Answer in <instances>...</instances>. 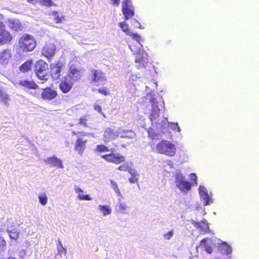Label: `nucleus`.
I'll use <instances>...</instances> for the list:
<instances>
[{
  "mask_svg": "<svg viewBox=\"0 0 259 259\" xmlns=\"http://www.w3.org/2000/svg\"><path fill=\"white\" fill-rule=\"evenodd\" d=\"M192 224L203 232H206L209 230L208 225L205 219H203L201 222L192 221Z\"/></svg>",
  "mask_w": 259,
  "mask_h": 259,
  "instance_id": "24",
  "label": "nucleus"
},
{
  "mask_svg": "<svg viewBox=\"0 0 259 259\" xmlns=\"http://www.w3.org/2000/svg\"><path fill=\"white\" fill-rule=\"evenodd\" d=\"M80 71L76 69L75 66L73 64L70 65L69 74L67 77L71 79L73 81H75L80 78Z\"/></svg>",
  "mask_w": 259,
  "mask_h": 259,
  "instance_id": "23",
  "label": "nucleus"
},
{
  "mask_svg": "<svg viewBox=\"0 0 259 259\" xmlns=\"http://www.w3.org/2000/svg\"><path fill=\"white\" fill-rule=\"evenodd\" d=\"M56 46L53 44L46 45L42 49V53L47 58L49 59L55 54Z\"/></svg>",
  "mask_w": 259,
  "mask_h": 259,
  "instance_id": "18",
  "label": "nucleus"
},
{
  "mask_svg": "<svg viewBox=\"0 0 259 259\" xmlns=\"http://www.w3.org/2000/svg\"><path fill=\"white\" fill-rule=\"evenodd\" d=\"M94 109H95V110H96V111H98L99 112L101 113L102 107H101V106L98 105H96L94 106Z\"/></svg>",
  "mask_w": 259,
  "mask_h": 259,
  "instance_id": "49",
  "label": "nucleus"
},
{
  "mask_svg": "<svg viewBox=\"0 0 259 259\" xmlns=\"http://www.w3.org/2000/svg\"><path fill=\"white\" fill-rule=\"evenodd\" d=\"M34 37L29 34H24L19 40V47L24 52L32 51L35 47Z\"/></svg>",
  "mask_w": 259,
  "mask_h": 259,
  "instance_id": "5",
  "label": "nucleus"
},
{
  "mask_svg": "<svg viewBox=\"0 0 259 259\" xmlns=\"http://www.w3.org/2000/svg\"><path fill=\"white\" fill-rule=\"evenodd\" d=\"M0 99L4 104H6L7 101L9 99V95L6 92H4L0 96Z\"/></svg>",
  "mask_w": 259,
  "mask_h": 259,
  "instance_id": "38",
  "label": "nucleus"
},
{
  "mask_svg": "<svg viewBox=\"0 0 259 259\" xmlns=\"http://www.w3.org/2000/svg\"><path fill=\"white\" fill-rule=\"evenodd\" d=\"M59 245H60V246L61 247V249L64 250V253H67V249H66V248H64L62 246V243H61V242L60 241H59Z\"/></svg>",
  "mask_w": 259,
  "mask_h": 259,
  "instance_id": "50",
  "label": "nucleus"
},
{
  "mask_svg": "<svg viewBox=\"0 0 259 259\" xmlns=\"http://www.w3.org/2000/svg\"><path fill=\"white\" fill-rule=\"evenodd\" d=\"M73 81L70 78L66 76L62 80L59 85L60 89L64 93H67L71 89Z\"/></svg>",
  "mask_w": 259,
  "mask_h": 259,
  "instance_id": "14",
  "label": "nucleus"
},
{
  "mask_svg": "<svg viewBox=\"0 0 259 259\" xmlns=\"http://www.w3.org/2000/svg\"><path fill=\"white\" fill-rule=\"evenodd\" d=\"M119 26L121 28L122 31L125 32L127 35L132 36L136 41H141V37L137 33L132 32L128 29V25L125 22L119 23Z\"/></svg>",
  "mask_w": 259,
  "mask_h": 259,
  "instance_id": "16",
  "label": "nucleus"
},
{
  "mask_svg": "<svg viewBox=\"0 0 259 259\" xmlns=\"http://www.w3.org/2000/svg\"><path fill=\"white\" fill-rule=\"evenodd\" d=\"M102 158L109 162L116 164L120 163L125 160L124 157L118 153L103 155L102 156Z\"/></svg>",
  "mask_w": 259,
  "mask_h": 259,
  "instance_id": "12",
  "label": "nucleus"
},
{
  "mask_svg": "<svg viewBox=\"0 0 259 259\" xmlns=\"http://www.w3.org/2000/svg\"><path fill=\"white\" fill-rule=\"evenodd\" d=\"M190 178L191 180L194 182V184L196 185L197 184V177L196 176L195 174L192 173L190 175Z\"/></svg>",
  "mask_w": 259,
  "mask_h": 259,
  "instance_id": "43",
  "label": "nucleus"
},
{
  "mask_svg": "<svg viewBox=\"0 0 259 259\" xmlns=\"http://www.w3.org/2000/svg\"><path fill=\"white\" fill-rule=\"evenodd\" d=\"M98 209L102 213L103 216H107L111 213V208L108 205H99Z\"/></svg>",
  "mask_w": 259,
  "mask_h": 259,
  "instance_id": "29",
  "label": "nucleus"
},
{
  "mask_svg": "<svg viewBox=\"0 0 259 259\" xmlns=\"http://www.w3.org/2000/svg\"><path fill=\"white\" fill-rule=\"evenodd\" d=\"M227 259H231V257L229 256V257L227 258Z\"/></svg>",
  "mask_w": 259,
  "mask_h": 259,
  "instance_id": "55",
  "label": "nucleus"
},
{
  "mask_svg": "<svg viewBox=\"0 0 259 259\" xmlns=\"http://www.w3.org/2000/svg\"><path fill=\"white\" fill-rule=\"evenodd\" d=\"M6 242L4 238L0 236V252H2L6 250Z\"/></svg>",
  "mask_w": 259,
  "mask_h": 259,
  "instance_id": "36",
  "label": "nucleus"
},
{
  "mask_svg": "<svg viewBox=\"0 0 259 259\" xmlns=\"http://www.w3.org/2000/svg\"><path fill=\"white\" fill-rule=\"evenodd\" d=\"M146 99L151 104V109L149 118L152 126L148 132V137L152 140L162 139V134L167 131L169 126L173 131L180 132L181 128L178 123H169L167 118L160 117V111L164 108V102L162 97L158 94L147 95Z\"/></svg>",
  "mask_w": 259,
  "mask_h": 259,
  "instance_id": "1",
  "label": "nucleus"
},
{
  "mask_svg": "<svg viewBox=\"0 0 259 259\" xmlns=\"http://www.w3.org/2000/svg\"><path fill=\"white\" fill-rule=\"evenodd\" d=\"M140 25V23L135 19L133 20V25L137 27V25Z\"/></svg>",
  "mask_w": 259,
  "mask_h": 259,
  "instance_id": "52",
  "label": "nucleus"
},
{
  "mask_svg": "<svg viewBox=\"0 0 259 259\" xmlns=\"http://www.w3.org/2000/svg\"><path fill=\"white\" fill-rule=\"evenodd\" d=\"M175 186L182 193H187L191 189L192 184L189 182L180 170H176L172 175Z\"/></svg>",
  "mask_w": 259,
  "mask_h": 259,
  "instance_id": "3",
  "label": "nucleus"
},
{
  "mask_svg": "<svg viewBox=\"0 0 259 259\" xmlns=\"http://www.w3.org/2000/svg\"><path fill=\"white\" fill-rule=\"evenodd\" d=\"M120 0H110L111 4L115 6H118Z\"/></svg>",
  "mask_w": 259,
  "mask_h": 259,
  "instance_id": "47",
  "label": "nucleus"
},
{
  "mask_svg": "<svg viewBox=\"0 0 259 259\" xmlns=\"http://www.w3.org/2000/svg\"><path fill=\"white\" fill-rule=\"evenodd\" d=\"M52 15L54 16V20L55 21L56 23L61 22V20L62 18H63V17L62 16H60L58 14V13L56 11H53Z\"/></svg>",
  "mask_w": 259,
  "mask_h": 259,
  "instance_id": "35",
  "label": "nucleus"
},
{
  "mask_svg": "<svg viewBox=\"0 0 259 259\" xmlns=\"http://www.w3.org/2000/svg\"><path fill=\"white\" fill-rule=\"evenodd\" d=\"M93 76L92 81L95 85H99L104 84L106 81L105 74L99 70H92Z\"/></svg>",
  "mask_w": 259,
  "mask_h": 259,
  "instance_id": "8",
  "label": "nucleus"
},
{
  "mask_svg": "<svg viewBox=\"0 0 259 259\" xmlns=\"http://www.w3.org/2000/svg\"><path fill=\"white\" fill-rule=\"evenodd\" d=\"M82 135L83 136H88L91 135V134L89 133H82Z\"/></svg>",
  "mask_w": 259,
  "mask_h": 259,
  "instance_id": "53",
  "label": "nucleus"
},
{
  "mask_svg": "<svg viewBox=\"0 0 259 259\" xmlns=\"http://www.w3.org/2000/svg\"><path fill=\"white\" fill-rule=\"evenodd\" d=\"M12 39L11 34L5 29V25L0 21V45L10 42Z\"/></svg>",
  "mask_w": 259,
  "mask_h": 259,
  "instance_id": "9",
  "label": "nucleus"
},
{
  "mask_svg": "<svg viewBox=\"0 0 259 259\" xmlns=\"http://www.w3.org/2000/svg\"><path fill=\"white\" fill-rule=\"evenodd\" d=\"M14 84L16 87L21 86L30 89H36L38 88V85L33 81L27 79H21Z\"/></svg>",
  "mask_w": 259,
  "mask_h": 259,
  "instance_id": "15",
  "label": "nucleus"
},
{
  "mask_svg": "<svg viewBox=\"0 0 259 259\" xmlns=\"http://www.w3.org/2000/svg\"><path fill=\"white\" fill-rule=\"evenodd\" d=\"M98 92L104 95H107L108 94V92L105 88H102L98 89Z\"/></svg>",
  "mask_w": 259,
  "mask_h": 259,
  "instance_id": "45",
  "label": "nucleus"
},
{
  "mask_svg": "<svg viewBox=\"0 0 259 259\" xmlns=\"http://www.w3.org/2000/svg\"><path fill=\"white\" fill-rule=\"evenodd\" d=\"M213 259H221V258H214Z\"/></svg>",
  "mask_w": 259,
  "mask_h": 259,
  "instance_id": "56",
  "label": "nucleus"
},
{
  "mask_svg": "<svg viewBox=\"0 0 259 259\" xmlns=\"http://www.w3.org/2000/svg\"><path fill=\"white\" fill-rule=\"evenodd\" d=\"M128 180L131 183H135L138 182V178L132 177V178H129Z\"/></svg>",
  "mask_w": 259,
  "mask_h": 259,
  "instance_id": "46",
  "label": "nucleus"
},
{
  "mask_svg": "<svg viewBox=\"0 0 259 259\" xmlns=\"http://www.w3.org/2000/svg\"><path fill=\"white\" fill-rule=\"evenodd\" d=\"M33 63L31 60L24 62L19 67L20 71L22 73H27L31 71Z\"/></svg>",
  "mask_w": 259,
  "mask_h": 259,
  "instance_id": "27",
  "label": "nucleus"
},
{
  "mask_svg": "<svg viewBox=\"0 0 259 259\" xmlns=\"http://www.w3.org/2000/svg\"><path fill=\"white\" fill-rule=\"evenodd\" d=\"M213 242L211 239L207 238L202 239L200 241V246L204 248L207 253L211 254L213 251Z\"/></svg>",
  "mask_w": 259,
  "mask_h": 259,
  "instance_id": "20",
  "label": "nucleus"
},
{
  "mask_svg": "<svg viewBox=\"0 0 259 259\" xmlns=\"http://www.w3.org/2000/svg\"><path fill=\"white\" fill-rule=\"evenodd\" d=\"M96 151L97 152H109V150L105 145H98L96 146Z\"/></svg>",
  "mask_w": 259,
  "mask_h": 259,
  "instance_id": "34",
  "label": "nucleus"
},
{
  "mask_svg": "<svg viewBox=\"0 0 259 259\" xmlns=\"http://www.w3.org/2000/svg\"><path fill=\"white\" fill-rule=\"evenodd\" d=\"M119 137L121 138L133 139L135 137V134L132 131H123L119 132Z\"/></svg>",
  "mask_w": 259,
  "mask_h": 259,
  "instance_id": "30",
  "label": "nucleus"
},
{
  "mask_svg": "<svg viewBox=\"0 0 259 259\" xmlns=\"http://www.w3.org/2000/svg\"><path fill=\"white\" fill-rule=\"evenodd\" d=\"M87 142V140L83 138H78L75 142V150L81 154L85 148V144Z\"/></svg>",
  "mask_w": 259,
  "mask_h": 259,
  "instance_id": "25",
  "label": "nucleus"
},
{
  "mask_svg": "<svg viewBox=\"0 0 259 259\" xmlns=\"http://www.w3.org/2000/svg\"><path fill=\"white\" fill-rule=\"evenodd\" d=\"M42 4L46 6H52L53 2L51 0H42Z\"/></svg>",
  "mask_w": 259,
  "mask_h": 259,
  "instance_id": "44",
  "label": "nucleus"
},
{
  "mask_svg": "<svg viewBox=\"0 0 259 259\" xmlns=\"http://www.w3.org/2000/svg\"><path fill=\"white\" fill-rule=\"evenodd\" d=\"M135 44L129 45V48L134 54H137L135 62L139 63L137 67L139 69L145 68L148 63L147 54L143 50V46L141 45L142 38L141 41H136Z\"/></svg>",
  "mask_w": 259,
  "mask_h": 259,
  "instance_id": "2",
  "label": "nucleus"
},
{
  "mask_svg": "<svg viewBox=\"0 0 259 259\" xmlns=\"http://www.w3.org/2000/svg\"><path fill=\"white\" fill-rule=\"evenodd\" d=\"M8 259H16L15 258H14V257H10Z\"/></svg>",
  "mask_w": 259,
  "mask_h": 259,
  "instance_id": "54",
  "label": "nucleus"
},
{
  "mask_svg": "<svg viewBox=\"0 0 259 259\" xmlns=\"http://www.w3.org/2000/svg\"><path fill=\"white\" fill-rule=\"evenodd\" d=\"M45 162L51 164L52 166H57L61 168H64L62 160L55 156L47 157L45 159Z\"/></svg>",
  "mask_w": 259,
  "mask_h": 259,
  "instance_id": "22",
  "label": "nucleus"
},
{
  "mask_svg": "<svg viewBox=\"0 0 259 259\" xmlns=\"http://www.w3.org/2000/svg\"><path fill=\"white\" fill-rule=\"evenodd\" d=\"M51 74L54 79H57L61 75V67L58 64L51 65Z\"/></svg>",
  "mask_w": 259,
  "mask_h": 259,
  "instance_id": "26",
  "label": "nucleus"
},
{
  "mask_svg": "<svg viewBox=\"0 0 259 259\" xmlns=\"http://www.w3.org/2000/svg\"><path fill=\"white\" fill-rule=\"evenodd\" d=\"M110 182L111 183V188L115 191L116 195L118 196L121 197L122 195L119 191V189H118V185H117V183L115 182H114V181H113L112 180H110Z\"/></svg>",
  "mask_w": 259,
  "mask_h": 259,
  "instance_id": "31",
  "label": "nucleus"
},
{
  "mask_svg": "<svg viewBox=\"0 0 259 259\" xmlns=\"http://www.w3.org/2000/svg\"><path fill=\"white\" fill-rule=\"evenodd\" d=\"M10 26L16 31H18L20 28V25L18 21H14L12 23H10Z\"/></svg>",
  "mask_w": 259,
  "mask_h": 259,
  "instance_id": "37",
  "label": "nucleus"
},
{
  "mask_svg": "<svg viewBox=\"0 0 259 259\" xmlns=\"http://www.w3.org/2000/svg\"><path fill=\"white\" fill-rule=\"evenodd\" d=\"M198 192L204 206L213 203V199L208 194L207 190L205 187L202 185L199 186Z\"/></svg>",
  "mask_w": 259,
  "mask_h": 259,
  "instance_id": "11",
  "label": "nucleus"
},
{
  "mask_svg": "<svg viewBox=\"0 0 259 259\" xmlns=\"http://www.w3.org/2000/svg\"><path fill=\"white\" fill-rule=\"evenodd\" d=\"M78 198L80 200H92V198L89 195H83L79 194L78 195Z\"/></svg>",
  "mask_w": 259,
  "mask_h": 259,
  "instance_id": "41",
  "label": "nucleus"
},
{
  "mask_svg": "<svg viewBox=\"0 0 259 259\" xmlns=\"http://www.w3.org/2000/svg\"><path fill=\"white\" fill-rule=\"evenodd\" d=\"M57 250H58V251L59 252V253H61L63 252V251L64 252V250L63 249H61V247H57Z\"/></svg>",
  "mask_w": 259,
  "mask_h": 259,
  "instance_id": "51",
  "label": "nucleus"
},
{
  "mask_svg": "<svg viewBox=\"0 0 259 259\" xmlns=\"http://www.w3.org/2000/svg\"><path fill=\"white\" fill-rule=\"evenodd\" d=\"M74 190H75V193L77 194H79V193L83 192V190L77 186H75Z\"/></svg>",
  "mask_w": 259,
  "mask_h": 259,
  "instance_id": "48",
  "label": "nucleus"
},
{
  "mask_svg": "<svg viewBox=\"0 0 259 259\" xmlns=\"http://www.w3.org/2000/svg\"><path fill=\"white\" fill-rule=\"evenodd\" d=\"M12 56L11 51L9 49L0 51V64H8Z\"/></svg>",
  "mask_w": 259,
  "mask_h": 259,
  "instance_id": "19",
  "label": "nucleus"
},
{
  "mask_svg": "<svg viewBox=\"0 0 259 259\" xmlns=\"http://www.w3.org/2000/svg\"><path fill=\"white\" fill-rule=\"evenodd\" d=\"M7 232L12 239L17 240L19 237L20 231L18 228V225L15 223L8 225Z\"/></svg>",
  "mask_w": 259,
  "mask_h": 259,
  "instance_id": "10",
  "label": "nucleus"
},
{
  "mask_svg": "<svg viewBox=\"0 0 259 259\" xmlns=\"http://www.w3.org/2000/svg\"><path fill=\"white\" fill-rule=\"evenodd\" d=\"M57 95V91L51 89L47 88L43 90L41 96L43 99L51 100L54 99Z\"/></svg>",
  "mask_w": 259,
  "mask_h": 259,
  "instance_id": "17",
  "label": "nucleus"
},
{
  "mask_svg": "<svg viewBox=\"0 0 259 259\" xmlns=\"http://www.w3.org/2000/svg\"><path fill=\"white\" fill-rule=\"evenodd\" d=\"M122 11L125 19L128 20L134 15V9L131 0H124L122 4Z\"/></svg>",
  "mask_w": 259,
  "mask_h": 259,
  "instance_id": "7",
  "label": "nucleus"
},
{
  "mask_svg": "<svg viewBox=\"0 0 259 259\" xmlns=\"http://www.w3.org/2000/svg\"><path fill=\"white\" fill-rule=\"evenodd\" d=\"M89 120V117L83 116L79 119V124L84 127H89L87 121Z\"/></svg>",
  "mask_w": 259,
  "mask_h": 259,
  "instance_id": "33",
  "label": "nucleus"
},
{
  "mask_svg": "<svg viewBox=\"0 0 259 259\" xmlns=\"http://www.w3.org/2000/svg\"><path fill=\"white\" fill-rule=\"evenodd\" d=\"M129 207L122 202L120 199H118L117 203L115 205V210L116 212L124 214L128 213Z\"/></svg>",
  "mask_w": 259,
  "mask_h": 259,
  "instance_id": "21",
  "label": "nucleus"
},
{
  "mask_svg": "<svg viewBox=\"0 0 259 259\" xmlns=\"http://www.w3.org/2000/svg\"><path fill=\"white\" fill-rule=\"evenodd\" d=\"M128 171L132 177L138 178L139 174L135 169L130 167Z\"/></svg>",
  "mask_w": 259,
  "mask_h": 259,
  "instance_id": "40",
  "label": "nucleus"
},
{
  "mask_svg": "<svg viewBox=\"0 0 259 259\" xmlns=\"http://www.w3.org/2000/svg\"><path fill=\"white\" fill-rule=\"evenodd\" d=\"M156 150L158 153L172 157L176 154V147L171 142L162 140L157 144Z\"/></svg>",
  "mask_w": 259,
  "mask_h": 259,
  "instance_id": "4",
  "label": "nucleus"
},
{
  "mask_svg": "<svg viewBox=\"0 0 259 259\" xmlns=\"http://www.w3.org/2000/svg\"><path fill=\"white\" fill-rule=\"evenodd\" d=\"M220 251L226 255H229L232 253V250L231 246L228 245L226 242H222L219 246Z\"/></svg>",
  "mask_w": 259,
  "mask_h": 259,
  "instance_id": "28",
  "label": "nucleus"
},
{
  "mask_svg": "<svg viewBox=\"0 0 259 259\" xmlns=\"http://www.w3.org/2000/svg\"><path fill=\"white\" fill-rule=\"evenodd\" d=\"M128 169H129V167H128V165L127 163H123L122 164L120 165L118 168V169H119L121 171H126L127 170H128Z\"/></svg>",
  "mask_w": 259,
  "mask_h": 259,
  "instance_id": "42",
  "label": "nucleus"
},
{
  "mask_svg": "<svg viewBox=\"0 0 259 259\" xmlns=\"http://www.w3.org/2000/svg\"><path fill=\"white\" fill-rule=\"evenodd\" d=\"M118 132L110 127L106 128L103 134L105 142L106 143L117 138L119 136Z\"/></svg>",
  "mask_w": 259,
  "mask_h": 259,
  "instance_id": "13",
  "label": "nucleus"
},
{
  "mask_svg": "<svg viewBox=\"0 0 259 259\" xmlns=\"http://www.w3.org/2000/svg\"><path fill=\"white\" fill-rule=\"evenodd\" d=\"M174 231L173 230L169 231L168 233L163 235V237L165 239L170 240L174 236Z\"/></svg>",
  "mask_w": 259,
  "mask_h": 259,
  "instance_id": "39",
  "label": "nucleus"
},
{
  "mask_svg": "<svg viewBox=\"0 0 259 259\" xmlns=\"http://www.w3.org/2000/svg\"><path fill=\"white\" fill-rule=\"evenodd\" d=\"M38 199L40 203L42 205H45L48 202V198L45 193L39 194Z\"/></svg>",
  "mask_w": 259,
  "mask_h": 259,
  "instance_id": "32",
  "label": "nucleus"
},
{
  "mask_svg": "<svg viewBox=\"0 0 259 259\" xmlns=\"http://www.w3.org/2000/svg\"><path fill=\"white\" fill-rule=\"evenodd\" d=\"M48 64L43 60H40L35 65V72L40 80L46 81L48 79Z\"/></svg>",
  "mask_w": 259,
  "mask_h": 259,
  "instance_id": "6",
  "label": "nucleus"
}]
</instances>
